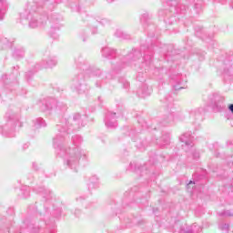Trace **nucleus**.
Instances as JSON below:
<instances>
[{
	"label": "nucleus",
	"mask_w": 233,
	"mask_h": 233,
	"mask_svg": "<svg viewBox=\"0 0 233 233\" xmlns=\"http://www.w3.org/2000/svg\"><path fill=\"white\" fill-rule=\"evenodd\" d=\"M228 108L233 113V104L229 105Z\"/></svg>",
	"instance_id": "obj_1"
}]
</instances>
